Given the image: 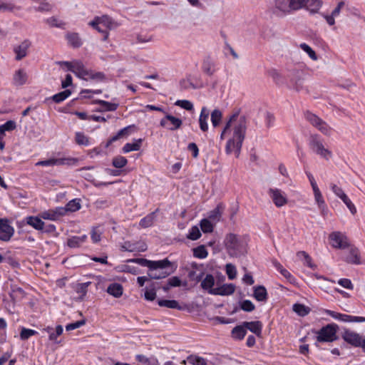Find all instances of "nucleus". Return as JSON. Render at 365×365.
Listing matches in <instances>:
<instances>
[{"label": "nucleus", "mask_w": 365, "mask_h": 365, "mask_svg": "<svg viewBox=\"0 0 365 365\" xmlns=\"http://www.w3.org/2000/svg\"><path fill=\"white\" fill-rule=\"evenodd\" d=\"M26 223L37 230L43 229L44 222L38 217L29 216L26 217Z\"/></svg>", "instance_id": "nucleus-31"}, {"label": "nucleus", "mask_w": 365, "mask_h": 365, "mask_svg": "<svg viewBox=\"0 0 365 365\" xmlns=\"http://www.w3.org/2000/svg\"><path fill=\"white\" fill-rule=\"evenodd\" d=\"M86 240V235H83L82 236H73L68 240L67 245L71 248H77L83 244Z\"/></svg>", "instance_id": "nucleus-26"}, {"label": "nucleus", "mask_w": 365, "mask_h": 365, "mask_svg": "<svg viewBox=\"0 0 365 365\" xmlns=\"http://www.w3.org/2000/svg\"><path fill=\"white\" fill-rule=\"evenodd\" d=\"M297 256L299 259H303L304 260V264L309 267H313L314 265L312 263V259L310 256L304 251H299L297 253Z\"/></svg>", "instance_id": "nucleus-52"}, {"label": "nucleus", "mask_w": 365, "mask_h": 365, "mask_svg": "<svg viewBox=\"0 0 365 365\" xmlns=\"http://www.w3.org/2000/svg\"><path fill=\"white\" fill-rule=\"evenodd\" d=\"M298 6L295 0H274L271 9L275 15L284 16L299 10Z\"/></svg>", "instance_id": "nucleus-4"}, {"label": "nucleus", "mask_w": 365, "mask_h": 365, "mask_svg": "<svg viewBox=\"0 0 365 365\" xmlns=\"http://www.w3.org/2000/svg\"><path fill=\"white\" fill-rule=\"evenodd\" d=\"M99 23L105 26L107 29L111 30L117 26V24L108 15L98 16Z\"/></svg>", "instance_id": "nucleus-28"}, {"label": "nucleus", "mask_w": 365, "mask_h": 365, "mask_svg": "<svg viewBox=\"0 0 365 365\" xmlns=\"http://www.w3.org/2000/svg\"><path fill=\"white\" fill-rule=\"evenodd\" d=\"M299 47L308 54V56L312 60H317L318 58L315 51L309 45H307L305 43H302L299 45Z\"/></svg>", "instance_id": "nucleus-44"}, {"label": "nucleus", "mask_w": 365, "mask_h": 365, "mask_svg": "<svg viewBox=\"0 0 365 365\" xmlns=\"http://www.w3.org/2000/svg\"><path fill=\"white\" fill-rule=\"evenodd\" d=\"M247 334V330L244 326V322L242 325L236 326L232 331V336L237 339H242Z\"/></svg>", "instance_id": "nucleus-34"}, {"label": "nucleus", "mask_w": 365, "mask_h": 365, "mask_svg": "<svg viewBox=\"0 0 365 365\" xmlns=\"http://www.w3.org/2000/svg\"><path fill=\"white\" fill-rule=\"evenodd\" d=\"M187 361L192 365H207L206 360L198 356H190L187 357Z\"/></svg>", "instance_id": "nucleus-46"}, {"label": "nucleus", "mask_w": 365, "mask_h": 365, "mask_svg": "<svg viewBox=\"0 0 365 365\" xmlns=\"http://www.w3.org/2000/svg\"><path fill=\"white\" fill-rule=\"evenodd\" d=\"M210 110L206 107H202L199 117L200 128L202 132L208 130V118L210 115Z\"/></svg>", "instance_id": "nucleus-21"}, {"label": "nucleus", "mask_w": 365, "mask_h": 365, "mask_svg": "<svg viewBox=\"0 0 365 365\" xmlns=\"http://www.w3.org/2000/svg\"><path fill=\"white\" fill-rule=\"evenodd\" d=\"M72 72L81 78H85L89 75V71L86 70L83 63L80 61H74V66Z\"/></svg>", "instance_id": "nucleus-25"}, {"label": "nucleus", "mask_w": 365, "mask_h": 365, "mask_svg": "<svg viewBox=\"0 0 365 365\" xmlns=\"http://www.w3.org/2000/svg\"><path fill=\"white\" fill-rule=\"evenodd\" d=\"M31 46V42L29 39H25L19 44L14 46L13 51L15 53V60L19 61L24 58L28 55Z\"/></svg>", "instance_id": "nucleus-10"}, {"label": "nucleus", "mask_w": 365, "mask_h": 365, "mask_svg": "<svg viewBox=\"0 0 365 365\" xmlns=\"http://www.w3.org/2000/svg\"><path fill=\"white\" fill-rule=\"evenodd\" d=\"M338 326L329 324L317 331V342H332L336 340Z\"/></svg>", "instance_id": "nucleus-6"}, {"label": "nucleus", "mask_w": 365, "mask_h": 365, "mask_svg": "<svg viewBox=\"0 0 365 365\" xmlns=\"http://www.w3.org/2000/svg\"><path fill=\"white\" fill-rule=\"evenodd\" d=\"M14 234V229L9 224L8 220L0 225V240L8 242Z\"/></svg>", "instance_id": "nucleus-16"}, {"label": "nucleus", "mask_w": 365, "mask_h": 365, "mask_svg": "<svg viewBox=\"0 0 365 365\" xmlns=\"http://www.w3.org/2000/svg\"><path fill=\"white\" fill-rule=\"evenodd\" d=\"M175 105L187 110H192L193 109V104L187 100H178L175 102Z\"/></svg>", "instance_id": "nucleus-59"}, {"label": "nucleus", "mask_w": 365, "mask_h": 365, "mask_svg": "<svg viewBox=\"0 0 365 365\" xmlns=\"http://www.w3.org/2000/svg\"><path fill=\"white\" fill-rule=\"evenodd\" d=\"M128 163L127 159L123 157L118 155L113 159L112 164L116 168H122Z\"/></svg>", "instance_id": "nucleus-48"}, {"label": "nucleus", "mask_w": 365, "mask_h": 365, "mask_svg": "<svg viewBox=\"0 0 365 365\" xmlns=\"http://www.w3.org/2000/svg\"><path fill=\"white\" fill-rule=\"evenodd\" d=\"M151 263L150 270L160 269V271H165L164 269L168 267L171 264L170 262L167 259L158 261H151Z\"/></svg>", "instance_id": "nucleus-33"}, {"label": "nucleus", "mask_w": 365, "mask_h": 365, "mask_svg": "<svg viewBox=\"0 0 365 365\" xmlns=\"http://www.w3.org/2000/svg\"><path fill=\"white\" fill-rule=\"evenodd\" d=\"M142 143V139L135 140L133 143H128L125 144L123 148V151L125 153L131 152V151H137L140 149Z\"/></svg>", "instance_id": "nucleus-32"}, {"label": "nucleus", "mask_w": 365, "mask_h": 365, "mask_svg": "<svg viewBox=\"0 0 365 365\" xmlns=\"http://www.w3.org/2000/svg\"><path fill=\"white\" fill-rule=\"evenodd\" d=\"M200 227L203 232H212L213 230V225L207 219H202L200 221Z\"/></svg>", "instance_id": "nucleus-51"}, {"label": "nucleus", "mask_w": 365, "mask_h": 365, "mask_svg": "<svg viewBox=\"0 0 365 365\" xmlns=\"http://www.w3.org/2000/svg\"><path fill=\"white\" fill-rule=\"evenodd\" d=\"M29 79V76L24 68H19L14 71L12 76V84L16 87L25 85Z\"/></svg>", "instance_id": "nucleus-14"}, {"label": "nucleus", "mask_w": 365, "mask_h": 365, "mask_svg": "<svg viewBox=\"0 0 365 365\" xmlns=\"http://www.w3.org/2000/svg\"><path fill=\"white\" fill-rule=\"evenodd\" d=\"M244 326L247 329L256 334L257 336H260L262 334V324L259 321L255 322H245Z\"/></svg>", "instance_id": "nucleus-23"}, {"label": "nucleus", "mask_w": 365, "mask_h": 365, "mask_svg": "<svg viewBox=\"0 0 365 365\" xmlns=\"http://www.w3.org/2000/svg\"><path fill=\"white\" fill-rule=\"evenodd\" d=\"M170 274V272L168 271H160V269H150V272L148 273V277L150 279H159L166 277Z\"/></svg>", "instance_id": "nucleus-37"}, {"label": "nucleus", "mask_w": 365, "mask_h": 365, "mask_svg": "<svg viewBox=\"0 0 365 365\" xmlns=\"http://www.w3.org/2000/svg\"><path fill=\"white\" fill-rule=\"evenodd\" d=\"M348 248V254L345 257V261L348 263L359 264L361 260L358 249L354 246H349Z\"/></svg>", "instance_id": "nucleus-18"}, {"label": "nucleus", "mask_w": 365, "mask_h": 365, "mask_svg": "<svg viewBox=\"0 0 365 365\" xmlns=\"http://www.w3.org/2000/svg\"><path fill=\"white\" fill-rule=\"evenodd\" d=\"M46 24L51 27L61 28L64 26V23L59 21L57 18L52 16L46 20Z\"/></svg>", "instance_id": "nucleus-55"}, {"label": "nucleus", "mask_w": 365, "mask_h": 365, "mask_svg": "<svg viewBox=\"0 0 365 365\" xmlns=\"http://www.w3.org/2000/svg\"><path fill=\"white\" fill-rule=\"evenodd\" d=\"M277 270L282 274L283 277H284L289 282L294 283L295 282V278L291 274V273L287 270L286 269L283 268L282 265L279 264L277 266Z\"/></svg>", "instance_id": "nucleus-50"}, {"label": "nucleus", "mask_w": 365, "mask_h": 365, "mask_svg": "<svg viewBox=\"0 0 365 365\" xmlns=\"http://www.w3.org/2000/svg\"><path fill=\"white\" fill-rule=\"evenodd\" d=\"M293 311L298 315L304 317L309 313L310 309L302 304H294L293 305Z\"/></svg>", "instance_id": "nucleus-38"}, {"label": "nucleus", "mask_w": 365, "mask_h": 365, "mask_svg": "<svg viewBox=\"0 0 365 365\" xmlns=\"http://www.w3.org/2000/svg\"><path fill=\"white\" fill-rule=\"evenodd\" d=\"M66 39L68 41V43L73 48H79L82 45V41L78 33L68 32L66 34Z\"/></svg>", "instance_id": "nucleus-22"}, {"label": "nucleus", "mask_w": 365, "mask_h": 365, "mask_svg": "<svg viewBox=\"0 0 365 365\" xmlns=\"http://www.w3.org/2000/svg\"><path fill=\"white\" fill-rule=\"evenodd\" d=\"M201 237V232L197 226H193L189 231L187 238L192 240H196Z\"/></svg>", "instance_id": "nucleus-53"}, {"label": "nucleus", "mask_w": 365, "mask_h": 365, "mask_svg": "<svg viewBox=\"0 0 365 365\" xmlns=\"http://www.w3.org/2000/svg\"><path fill=\"white\" fill-rule=\"evenodd\" d=\"M330 187L331 189V190L333 191V192L337 196L339 197L341 200H343L344 197H346L347 195L344 192L343 190L338 187L335 184H331L330 185Z\"/></svg>", "instance_id": "nucleus-63"}, {"label": "nucleus", "mask_w": 365, "mask_h": 365, "mask_svg": "<svg viewBox=\"0 0 365 365\" xmlns=\"http://www.w3.org/2000/svg\"><path fill=\"white\" fill-rule=\"evenodd\" d=\"M37 334V331L34 329L22 328L20 333V338L22 340H26L31 336Z\"/></svg>", "instance_id": "nucleus-54"}, {"label": "nucleus", "mask_w": 365, "mask_h": 365, "mask_svg": "<svg viewBox=\"0 0 365 365\" xmlns=\"http://www.w3.org/2000/svg\"><path fill=\"white\" fill-rule=\"evenodd\" d=\"M295 2L299 5L298 9L304 7L312 13L317 12L322 6L320 0H295Z\"/></svg>", "instance_id": "nucleus-15"}, {"label": "nucleus", "mask_w": 365, "mask_h": 365, "mask_svg": "<svg viewBox=\"0 0 365 365\" xmlns=\"http://www.w3.org/2000/svg\"><path fill=\"white\" fill-rule=\"evenodd\" d=\"M97 103L101 106V109L100 110V111H101V110L114 111L118 107V103H110V102L103 101V100L97 101Z\"/></svg>", "instance_id": "nucleus-35"}, {"label": "nucleus", "mask_w": 365, "mask_h": 365, "mask_svg": "<svg viewBox=\"0 0 365 365\" xmlns=\"http://www.w3.org/2000/svg\"><path fill=\"white\" fill-rule=\"evenodd\" d=\"M312 190L314 192L315 202L318 205V207L321 212V215L324 217H325L326 216H327L329 213V210L325 203L322 194L318 186L313 187Z\"/></svg>", "instance_id": "nucleus-13"}, {"label": "nucleus", "mask_w": 365, "mask_h": 365, "mask_svg": "<svg viewBox=\"0 0 365 365\" xmlns=\"http://www.w3.org/2000/svg\"><path fill=\"white\" fill-rule=\"evenodd\" d=\"M182 124V122L180 118L170 114H167L160 122V125L162 127L166 128L170 130H175L180 128Z\"/></svg>", "instance_id": "nucleus-12"}, {"label": "nucleus", "mask_w": 365, "mask_h": 365, "mask_svg": "<svg viewBox=\"0 0 365 365\" xmlns=\"http://www.w3.org/2000/svg\"><path fill=\"white\" fill-rule=\"evenodd\" d=\"M58 215H60L58 208H57L56 211L43 212L41 214L42 218H43L45 220H56V217H58Z\"/></svg>", "instance_id": "nucleus-61"}, {"label": "nucleus", "mask_w": 365, "mask_h": 365, "mask_svg": "<svg viewBox=\"0 0 365 365\" xmlns=\"http://www.w3.org/2000/svg\"><path fill=\"white\" fill-rule=\"evenodd\" d=\"M71 92L70 90H65L61 91L57 94L53 96L52 99L54 102L59 103L66 99L70 95Z\"/></svg>", "instance_id": "nucleus-43"}, {"label": "nucleus", "mask_w": 365, "mask_h": 365, "mask_svg": "<svg viewBox=\"0 0 365 365\" xmlns=\"http://www.w3.org/2000/svg\"><path fill=\"white\" fill-rule=\"evenodd\" d=\"M145 299L148 301H153L156 297V292L153 287L146 288L144 293Z\"/></svg>", "instance_id": "nucleus-64"}, {"label": "nucleus", "mask_w": 365, "mask_h": 365, "mask_svg": "<svg viewBox=\"0 0 365 365\" xmlns=\"http://www.w3.org/2000/svg\"><path fill=\"white\" fill-rule=\"evenodd\" d=\"M76 142L78 145H89V138L85 135L83 133L77 132L76 133Z\"/></svg>", "instance_id": "nucleus-49"}, {"label": "nucleus", "mask_w": 365, "mask_h": 365, "mask_svg": "<svg viewBox=\"0 0 365 365\" xmlns=\"http://www.w3.org/2000/svg\"><path fill=\"white\" fill-rule=\"evenodd\" d=\"M16 123L13 120H8L4 124L0 125V133L11 131L16 128Z\"/></svg>", "instance_id": "nucleus-56"}, {"label": "nucleus", "mask_w": 365, "mask_h": 365, "mask_svg": "<svg viewBox=\"0 0 365 365\" xmlns=\"http://www.w3.org/2000/svg\"><path fill=\"white\" fill-rule=\"evenodd\" d=\"M230 128L232 129L233 134L232 137L227 142L225 151L227 154L235 152L236 157L238 158L247 130V118L245 115H241L240 111H235L232 113L221 133V139L224 138L225 135Z\"/></svg>", "instance_id": "nucleus-1"}, {"label": "nucleus", "mask_w": 365, "mask_h": 365, "mask_svg": "<svg viewBox=\"0 0 365 365\" xmlns=\"http://www.w3.org/2000/svg\"><path fill=\"white\" fill-rule=\"evenodd\" d=\"M225 267L226 273L227 274L228 278L230 279H235L237 275V270L235 266L232 264H227Z\"/></svg>", "instance_id": "nucleus-58"}, {"label": "nucleus", "mask_w": 365, "mask_h": 365, "mask_svg": "<svg viewBox=\"0 0 365 365\" xmlns=\"http://www.w3.org/2000/svg\"><path fill=\"white\" fill-rule=\"evenodd\" d=\"M268 195L275 206L277 207H281L285 205L288 202L287 195L280 189L269 188L268 190Z\"/></svg>", "instance_id": "nucleus-9"}, {"label": "nucleus", "mask_w": 365, "mask_h": 365, "mask_svg": "<svg viewBox=\"0 0 365 365\" xmlns=\"http://www.w3.org/2000/svg\"><path fill=\"white\" fill-rule=\"evenodd\" d=\"M128 262H134V263H136V264H138L143 267H148L150 269V264L151 263V260H148L147 259H144V258H135V259H129Z\"/></svg>", "instance_id": "nucleus-62"}, {"label": "nucleus", "mask_w": 365, "mask_h": 365, "mask_svg": "<svg viewBox=\"0 0 365 365\" xmlns=\"http://www.w3.org/2000/svg\"><path fill=\"white\" fill-rule=\"evenodd\" d=\"M211 122L214 127H217L222 118V112L218 109H215L211 113Z\"/></svg>", "instance_id": "nucleus-39"}, {"label": "nucleus", "mask_w": 365, "mask_h": 365, "mask_svg": "<svg viewBox=\"0 0 365 365\" xmlns=\"http://www.w3.org/2000/svg\"><path fill=\"white\" fill-rule=\"evenodd\" d=\"M81 205L79 199H73L70 200L65 207H58L59 215H63L66 212H76L81 209Z\"/></svg>", "instance_id": "nucleus-20"}, {"label": "nucleus", "mask_w": 365, "mask_h": 365, "mask_svg": "<svg viewBox=\"0 0 365 365\" xmlns=\"http://www.w3.org/2000/svg\"><path fill=\"white\" fill-rule=\"evenodd\" d=\"M193 255L195 257L200 258V259H204L207 257L208 253L207 250L205 249V246L201 245L198 246L196 248L193 250Z\"/></svg>", "instance_id": "nucleus-47"}, {"label": "nucleus", "mask_w": 365, "mask_h": 365, "mask_svg": "<svg viewBox=\"0 0 365 365\" xmlns=\"http://www.w3.org/2000/svg\"><path fill=\"white\" fill-rule=\"evenodd\" d=\"M123 251L127 252H144L147 250V246L145 243H132L130 242H125L121 246Z\"/></svg>", "instance_id": "nucleus-19"}, {"label": "nucleus", "mask_w": 365, "mask_h": 365, "mask_svg": "<svg viewBox=\"0 0 365 365\" xmlns=\"http://www.w3.org/2000/svg\"><path fill=\"white\" fill-rule=\"evenodd\" d=\"M240 308L245 312H252L255 309L254 304L248 299L244 300L240 303Z\"/></svg>", "instance_id": "nucleus-60"}, {"label": "nucleus", "mask_w": 365, "mask_h": 365, "mask_svg": "<svg viewBox=\"0 0 365 365\" xmlns=\"http://www.w3.org/2000/svg\"><path fill=\"white\" fill-rule=\"evenodd\" d=\"M102 230L100 229V227H93L91 229V237L92 240V242L93 243H97L101 241V235H102Z\"/></svg>", "instance_id": "nucleus-42"}, {"label": "nucleus", "mask_w": 365, "mask_h": 365, "mask_svg": "<svg viewBox=\"0 0 365 365\" xmlns=\"http://www.w3.org/2000/svg\"><path fill=\"white\" fill-rule=\"evenodd\" d=\"M235 289V287L232 284H225L222 286L217 287L214 288V289H212L210 291V294L214 295H221V296H225V295H230L234 293Z\"/></svg>", "instance_id": "nucleus-17"}, {"label": "nucleus", "mask_w": 365, "mask_h": 365, "mask_svg": "<svg viewBox=\"0 0 365 365\" xmlns=\"http://www.w3.org/2000/svg\"><path fill=\"white\" fill-rule=\"evenodd\" d=\"M63 162L62 160L58 158H53L46 160L39 161L36 163V165H43V166H53V165H61Z\"/></svg>", "instance_id": "nucleus-45"}, {"label": "nucleus", "mask_w": 365, "mask_h": 365, "mask_svg": "<svg viewBox=\"0 0 365 365\" xmlns=\"http://www.w3.org/2000/svg\"><path fill=\"white\" fill-rule=\"evenodd\" d=\"M25 292L21 287H12L10 297L14 302L18 301L24 297Z\"/></svg>", "instance_id": "nucleus-36"}, {"label": "nucleus", "mask_w": 365, "mask_h": 365, "mask_svg": "<svg viewBox=\"0 0 365 365\" xmlns=\"http://www.w3.org/2000/svg\"><path fill=\"white\" fill-rule=\"evenodd\" d=\"M342 338L348 344L356 347H361L365 351V339H362L359 334L346 329L342 334Z\"/></svg>", "instance_id": "nucleus-7"}, {"label": "nucleus", "mask_w": 365, "mask_h": 365, "mask_svg": "<svg viewBox=\"0 0 365 365\" xmlns=\"http://www.w3.org/2000/svg\"><path fill=\"white\" fill-rule=\"evenodd\" d=\"M106 292L111 296L119 298L123 295V287L119 283H111L108 287Z\"/></svg>", "instance_id": "nucleus-24"}, {"label": "nucleus", "mask_w": 365, "mask_h": 365, "mask_svg": "<svg viewBox=\"0 0 365 365\" xmlns=\"http://www.w3.org/2000/svg\"><path fill=\"white\" fill-rule=\"evenodd\" d=\"M155 212H153L148 215L143 219H141L140 221V225L143 227H150L153 224L154 219H155Z\"/></svg>", "instance_id": "nucleus-40"}, {"label": "nucleus", "mask_w": 365, "mask_h": 365, "mask_svg": "<svg viewBox=\"0 0 365 365\" xmlns=\"http://www.w3.org/2000/svg\"><path fill=\"white\" fill-rule=\"evenodd\" d=\"M202 71L207 75L211 76L215 72L214 64L211 62H205L202 66Z\"/></svg>", "instance_id": "nucleus-57"}, {"label": "nucleus", "mask_w": 365, "mask_h": 365, "mask_svg": "<svg viewBox=\"0 0 365 365\" xmlns=\"http://www.w3.org/2000/svg\"><path fill=\"white\" fill-rule=\"evenodd\" d=\"M325 313L334 319L344 322H365V317H356L345 314H340L329 309H326Z\"/></svg>", "instance_id": "nucleus-11"}, {"label": "nucleus", "mask_w": 365, "mask_h": 365, "mask_svg": "<svg viewBox=\"0 0 365 365\" xmlns=\"http://www.w3.org/2000/svg\"><path fill=\"white\" fill-rule=\"evenodd\" d=\"M215 278L212 274H207L201 282V287L203 289L207 290L210 294V291L214 289Z\"/></svg>", "instance_id": "nucleus-29"}, {"label": "nucleus", "mask_w": 365, "mask_h": 365, "mask_svg": "<svg viewBox=\"0 0 365 365\" xmlns=\"http://www.w3.org/2000/svg\"><path fill=\"white\" fill-rule=\"evenodd\" d=\"M158 304L160 307H165L170 309H175L178 310L182 309V307L179 304L178 302L174 299H160L158 301Z\"/></svg>", "instance_id": "nucleus-30"}, {"label": "nucleus", "mask_w": 365, "mask_h": 365, "mask_svg": "<svg viewBox=\"0 0 365 365\" xmlns=\"http://www.w3.org/2000/svg\"><path fill=\"white\" fill-rule=\"evenodd\" d=\"M227 254L232 257H238L247 253V242L243 237L233 233L227 234L224 240Z\"/></svg>", "instance_id": "nucleus-2"}, {"label": "nucleus", "mask_w": 365, "mask_h": 365, "mask_svg": "<svg viewBox=\"0 0 365 365\" xmlns=\"http://www.w3.org/2000/svg\"><path fill=\"white\" fill-rule=\"evenodd\" d=\"M329 240L332 247L345 249L349 247L347 237L341 232H333L329 235Z\"/></svg>", "instance_id": "nucleus-8"}, {"label": "nucleus", "mask_w": 365, "mask_h": 365, "mask_svg": "<svg viewBox=\"0 0 365 365\" xmlns=\"http://www.w3.org/2000/svg\"><path fill=\"white\" fill-rule=\"evenodd\" d=\"M254 297L259 302H265L267 299V292L264 286H257L254 288Z\"/></svg>", "instance_id": "nucleus-27"}, {"label": "nucleus", "mask_w": 365, "mask_h": 365, "mask_svg": "<svg viewBox=\"0 0 365 365\" xmlns=\"http://www.w3.org/2000/svg\"><path fill=\"white\" fill-rule=\"evenodd\" d=\"M90 284H91L90 282L77 284V286L76 287V291L78 294H79V297L81 299H83V298L86 295L87 290H88L87 289Z\"/></svg>", "instance_id": "nucleus-41"}, {"label": "nucleus", "mask_w": 365, "mask_h": 365, "mask_svg": "<svg viewBox=\"0 0 365 365\" xmlns=\"http://www.w3.org/2000/svg\"><path fill=\"white\" fill-rule=\"evenodd\" d=\"M305 118L309 123L320 131L323 135L330 136L332 133V128L324 120L317 115L311 113L306 112Z\"/></svg>", "instance_id": "nucleus-5"}, {"label": "nucleus", "mask_w": 365, "mask_h": 365, "mask_svg": "<svg viewBox=\"0 0 365 365\" xmlns=\"http://www.w3.org/2000/svg\"><path fill=\"white\" fill-rule=\"evenodd\" d=\"M308 145L312 152L326 160H329L332 157L331 151L324 147L323 140L318 134H312L309 136Z\"/></svg>", "instance_id": "nucleus-3"}]
</instances>
